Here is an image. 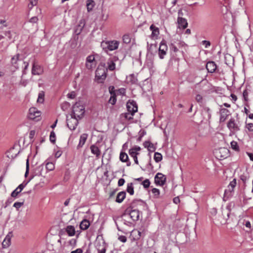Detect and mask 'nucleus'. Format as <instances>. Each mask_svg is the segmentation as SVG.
<instances>
[{"instance_id": "1", "label": "nucleus", "mask_w": 253, "mask_h": 253, "mask_svg": "<svg viewBox=\"0 0 253 253\" xmlns=\"http://www.w3.org/2000/svg\"><path fill=\"white\" fill-rule=\"evenodd\" d=\"M120 42L116 40L102 41L101 42V46L103 50L106 53L109 51H113L117 49L119 45Z\"/></svg>"}, {"instance_id": "2", "label": "nucleus", "mask_w": 253, "mask_h": 253, "mask_svg": "<svg viewBox=\"0 0 253 253\" xmlns=\"http://www.w3.org/2000/svg\"><path fill=\"white\" fill-rule=\"evenodd\" d=\"M84 107L83 104L80 102H76L73 106L71 115L81 119L84 117Z\"/></svg>"}, {"instance_id": "3", "label": "nucleus", "mask_w": 253, "mask_h": 253, "mask_svg": "<svg viewBox=\"0 0 253 253\" xmlns=\"http://www.w3.org/2000/svg\"><path fill=\"white\" fill-rule=\"evenodd\" d=\"M229 150L225 147H221L214 149L213 154L215 158L221 160L226 158L229 156Z\"/></svg>"}, {"instance_id": "4", "label": "nucleus", "mask_w": 253, "mask_h": 253, "mask_svg": "<svg viewBox=\"0 0 253 253\" xmlns=\"http://www.w3.org/2000/svg\"><path fill=\"white\" fill-rule=\"evenodd\" d=\"M210 134V129L208 127H200L196 136L197 140H200L202 139L208 137Z\"/></svg>"}, {"instance_id": "5", "label": "nucleus", "mask_w": 253, "mask_h": 253, "mask_svg": "<svg viewBox=\"0 0 253 253\" xmlns=\"http://www.w3.org/2000/svg\"><path fill=\"white\" fill-rule=\"evenodd\" d=\"M41 115V112L36 108L32 107L30 108L28 114V118L29 119L38 121L40 120Z\"/></svg>"}, {"instance_id": "6", "label": "nucleus", "mask_w": 253, "mask_h": 253, "mask_svg": "<svg viewBox=\"0 0 253 253\" xmlns=\"http://www.w3.org/2000/svg\"><path fill=\"white\" fill-rule=\"evenodd\" d=\"M95 78L99 83H103L106 78V70L103 68H98L95 72Z\"/></svg>"}, {"instance_id": "7", "label": "nucleus", "mask_w": 253, "mask_h": 253, "mask_svg": "<svg viewBox=\"0 0 253 253\" xmlns=\"http://www.w3.org/2000/svg\"><path fill=\"white\" fill-rule=\"evenodd\" d=\"M80 119H77L72 115H71L70 118L67 117V125L69 129L71 130H75L78 125V121Z\"/></svg>"}, {"instance_id": "8", "label": "nucleus", "mask_w": 253, "mask_h": 253, "mask_svg": "<svg viewBox=\"0 0 253 253\" xmlns=\"http://www.w3.org/2000/svg\"><path fill=\"white\" fill-rule=\"evenodd\" d=\"M126 212H128L129 216L133 221H137L139 219V211L138 210H133L132 208L130 207L126 210Z\"/></svg>"}, {"instance_id": "9", "label": "nucleus", "mask_w": 253, "mask_h": 253, "mask_svg": "<svg viewBox=\"0 0 253 253\" xmlns=\"http://www.w3.org/2000/svg\"><path fill=\"white\" fill-rule=\"evenodd\" d=\"M227 127L233 133H236L240 130V127L235 122L234 119L231 118L227 124Z\"/></svg>"}, {"instance_id": "10", "label": "nucleus", "mask_w": 253, "mask_h": 253, "mask_svg": "<svg viewBox=\"0 0 253 253\" xmlns=\"http://www.w3.org/2000/svg\"><path fill=\"white\" fill-rule=\"evenodd\" d=\"M154 179L156 184L160 186L164 185L166 181V177L165 175L159 172L156 174Z\"/></svg>"}, {"instance_id": "11", "label": "nucleus", "mask_w": 253, "mask_h": 253, "mask_svg": "<svg viewBox=\"0 0 253 253\" xmlns=\"http://www.w3.org/2000/svg\"><path fill=\"white\" fill-rule=\"evenodd\" d=\"M237 184L236 179H234L231 181L228 186V189H226L224 191V196H228L230 195L231 193L233 191L234 188Z\"/></svg>"}, {"instance_id": "12", "label": "nucleus", "mask_w": 253, "mask_h": 253, "mask_svg": "<svg viewBox=\"0 0 253 253\" xmlns=\"http://www.w3.org/2000/svg\"><path fill=\"white\" fill-rule=\"evenodd\" d=\"M19 153V151L16 149L15 147H13L6 152V157L9 159L13 160L16 157Z\"/></svg>"}, {"instance_id": "13", "label": "nucleus", "mask_w": 253, "mask_h": 253, "mask_svg": "<svg viewBox=\"0 0 253 253\" xmlns=\"http://www.w3.org/2000/svg\"><path fill=\"white\" fill-rule=\"evenodd\" d=\"M29 181L26 182H23L21 184H20L11 194V196L13 198H16L18 194L20 193L21 191L24 189V188L26 186Z\"/></svg>"}, {"instance_id": "14", "label": "nucleus", "mask_w": 253, "mask_h": 253, "mask_svg": "<svg viewBox=\"0 0 253 253\" xmlns=\"http://www.w3.org/2000/svg\"><path fill=\"white\" fill-rule=\"evenodd\" d=\"M118 60V58L114 56L113 57L110 58L107 62V69L110 71H114L116 68V64L115 62Z\"/></svg>"}, {"instance_id": "15", "label": "nucleus", "mask_w": 253, "mask_h": 253, "mask_svg": "<svg viewBox=\"0 0 253 253\" xmlns=\"http://www.w3.org/2000/svg\"><path fill=\"white\" fill-rule=\"evenodd\" d=\"M96 248L98 251V253H105L106 247L105 242L103 241H97L96 243Z\"/></svg>"}, {"instance_id": "16", "label": "nucleus", "mask_w": 253, "mask_h": 253, "mask_svg": "<svg viewBox=\"0 0 253 253\" xmlns=\"http://www.w3.org/2000/svg\"><path fill=\"white\" fill-rule=\"evenodd\" d=\"M230 115L228 110L225 108H222L220 110V122H224Z\"/></svg>"}, {"instance_id": "17", "label": "nucleus", "mask_w": 253, "mask_h": 253, "mask_svg": "<svg viewBox=\"0 0 253 253\" xmlns=\"http://www.w3.org/2000/svg\"><path fill=\"white\" fill-rule=\"evenodd\" d=\"M43 72V69L41 66L36 65L35 63L33 64L32 74L33 75H41L42 74Z\"/></svg>"}, {"instance_id": "18", "label": "nucleus", "mask_w": 253, "mask_h": 253, "mask_svg": "<svg viewBox=\"0 0 253 253\" xmlns=\"http://www.w3.org/2000/svg\"><path fill=\"white\" fill-rule=\"evenodd\" d=\"M206 69L209 73H213L215 72L217 69L216 64L213 61H209L207 63Z\"/></svg>"}, {"instance_id": "19", "label": "nucleus", "mask_w": 253, "mask_h": 253, "mask_svg": "<svg viewBox=\"0 0 253 253\" xmlns=\"http://www.w3.org/2000/svg\"><path fill=\"white\" fill-rule=\"evenodd\" d=\"M141 150V148L138 146H135L129 150V155L132 157H135L139 155V151Z\"/></svg>"}, {"instance_id": "20", "label": "nucleus", "mask_w": 253, "mask_h": 253, "mask_svg": "<svg viewBox=\"0 0 253 253\" xmlns=\"http://www.w3.org/2000/svg\"><path fill=\"white\" fill-rule=\"evenodd\" d=\"M143 146L147 148L150 152H153L156 150V147L149 141H146L143 142Z\"/></svg>"}, {"instance_id": "21", "label": "nucleus", "mask_w": 253, "mask_h": 253, "mask_svg": "<svg viewBox=\"0 0 253 253\" xmlns=\"http://www.w3.org/2000/svg\"><path fill=\"white\" fill-rule=\"evenodd\" d=\"M127 112L134 114L137 111V106L135 103H127Z\"/></svg>"}, {"instance_id": "22", "label": "nucleus", "mask_w": 253, "mask_h": 253, "mask_svg": "<svg viewBox=\"0 0 253 253\" xmlns=\"http://www.w3.org/2000/svg\"><path fill=\"white\" fill-rule=\"evenodd\" d=\"M90 149L91 153L95 155L96 158H98L101 154V151L99 148L95 145H92Z\"/></svg>"}, {"instance_id": "23", "label": "nucleus", "mask_w": 253, "mask_h": 253, "mask_svg": "<svg viewBox=\"0 0 253 253\" xmlns=\"http://www.w3.org/2000/svg\"><path fill=\"white\" fill-rule=\"evenodd\" d=\"M177 23L179 28L185 29L187 27L188 23L187 20L183 18L178 17L177 19Z\"/></svg>"}, {"instance_id": "24", "label": "nucleus", "mask_w": 253, "mask_h": 253, "mask_svg": "<svg viewBox=\"0 0 253 253\" xmlns=\"http://www.w3.org/2000/svg\"><path fill=\"white\" fill-rule=\"evenodd\" d=\"M126 193L125 191L119 192L116 197V202L118 203H122L126 198Z\"/></svg>"}, {"instance_id": "25", "label": "nucleus", "mask_w": 253, "mask_h": 253, "mask_svg": "<svg viewBox=\"0 0 253 253\" xmlns=\"http://www.w3.org/2000/svg\"><path fill=\"white\" fill-rule=\"evenodd\" d=\"M11 243V235H7L2 242V245L3 248L8 247Z\"/></svg>"}, {"instance_id": "26", "label": "nucleus", "mask_w": 253, "mask_h": 253, "mask_svg": "<svg viewBox=\"0 0 253 253\" xmlns=\"http://www.w3.org/2000/svg\"><path fill=\"white\" fill-rule=\"evenodd\" d=\"M234 57L230 54L225 56V62L228 66H231L233 64Z\"/></svg>"}, {"instance_id": "27", "label": "nucleus", "mask_w": 253, "mask_h": 253, "mask_svg": "<svg viewBox=\"0 0 253 253\" xmlns=\"http://www.w3.org/2000/svg\"><path fill=\"white\" fill-rule=\"evenodd\" d=\"M42 166H38L34 169V174L32 175L28 181H30L35 175H40L42 174Z\"/></svg>"}, {"instance_id": "28", "label": "nucleus", "mask_w": 253, "mask_h": 253, "mask_svg": "<svg viewBox=\"0 0 253 253\" xmlns=\"http://www.w3.org/2000/svg\"><path fill=\"white\" fill-rule=\"evenodd\" d=\"M90 225L89 221L87 219H84L80 223V228L82 230L87 229Z\"/></svg>"}, {"instance_id": "29", "label": "nucleus", "mask_w": 253, "mask_h": 253, "mask_svg": "<svg viewBox=\"0 0 253 253\" xmlns=\"http://www.w3.org/2000/svg\"><path fill=\"white\" fill-rule=\"evenodd\" d=\"M66 231L69 236H73L75 234V227L72 225H68L66 228Z\"/></svg>"}, {"instance_id": "30", "label": "nucleus", "mask_w": 253, "mask_h": 253, "mask_svg": "<svg viewBox=\"0 0 253 253\" xmlns=\"http://www.w3.org/2000/svg\"><path fill=\"white\" fill-rule=\"evenodd\" d=\"M150 29L152 31V36L157 37L159 35V28L152 24L150 26Z\"/></svg>"}, {"instance_id": "31", "label": "nucleus", "mask_w": 253, "mask_h": 253, "mask_svg": "<svg viewBox=\"0 0 253 253\" xmlns=\"http://www.w3.org/2000/svg\"><path fill=\"white\" fill-rule=\"evenodd\" d=\"M87 137V135L85 133L82 134L80 138V141L78 147H82L85 143Z\"/></svg>"}, {"instance_id": "32", "label": "nucleus", "mask_w": 253, "mask_h": 253, "mask_svg": "<svg viewBox=\"0 0 253 253\" xmlns=\"http://www.w3.org/2000/svg\"><path fill=\"white\" fill-rule=\"evenodd\" d=\"M250 175L248 172H245L240 176V179L244 183H246V182L249 179Z\"/></svg>"}, {"instance_id": "33", "label": "nucleus", "mask_w": 253, "mask_h": 253, "mask_svg": "<svg viewBox=\"0 0 253 253\" xmlns=\"http://www.w3.org/2000/svg\"><path fill=\"white\" fill-rule=\"evenodd\" d=\"M131 39V36L129 34H125L122 38L123 42L126 44H128L130 42Z\"/></svg>"}, {"instance_id": "34", "label": "nucleus", "mask_w": 253, "mask_h": 253, "mask_svg": "<svg viewBox=\"0 0 253 253\" xmlns=\"http://www.w3.org/2000/svg\"><path fill=\"white\" fill-rule=\"evenodd\" d=\"M94 6V2L92 0H88L86 2V7L88 11H90L92 10Z\"/></svg>"}, {"instance_id": "35", "label": "nucleus", "mask_w": 253, "mask_h": 253, "mask_svg": "<svg viewBox=\"0 0 253 253\" xmlns=\"http://www.w3.org/2000/svg\"><path fill=\"white\" fill-rule=\"evenodd\" d=\"M126 191L131 195L134 194V188L132 183H129L127 185Z\"/></svg>"}, {"instance_id": "36", "label": "nucleus", "mask_w": 253, "mask_h": 253, "mask_svg": "<svg viewBox=\"0 0 253 253\" xmlns=\"http://www.w3.org/2000/svg\"><path fill=\"white\" fill-rule=\"evenodd\" d=\"M44 92L41 91L39 93L37 102L38 103H42L44 101Z\"/></svg>"}, {"instance_id": "37", "label": "nucleus", "mask_w": 253, "mask_h": 253, "mask_svg": "<svg viewBox=\"0 0 253 253\" xmlns=\"http://www.w3.org/2000/svg\"><path fill=\"white\" fill-rule=\"evenodd\" d=\"M128 157L127 155L125 152H121L120 155V159L123 162H126Z\"/></svg>"}, {"instance_id": "38", "label": "nucleus", "mask_w": 253, "mask_h": 253, "mask_svg": "<svg viewBox=\"0 0 253 253\" xmlns=\"http://www.w3.org/2000/svg\"><path fill=\"white\" fill-rule=\"evenodd\" d=\"M231 148L236 151H239L240 150V148H239V146L238 145V143L235 141H232L231 142Z\"/></svg>"}, {"instance_id": "39", "label": "nucleus", "mask_w": 253, "mask_h": 253, "mask_svg": "<svg viewBox=\"0 0 253 253\" xmlns=\"http://www.w3.org/2000/svg\"><path fill=\"white\" fill-rule=\"evenodd\" d=\"M19 54H17L15 56H14L12 58H11V63L13 65H14V66L16 68H18V66H17L16 65V64H17V61L19 60Z\"/></svg>"}, {"instance_id": "40", "label": "nucleus", "mask_w": 253, "mask_h": 253, "mask_svg": "<svg viewBox=\"0 0 253 253\" xmlns=\"http://www.w3.org/2000/svg\"><path fill=\"white\" fill-rule=\"evenodd\" d=\"M134 114H132L130 112H127L126 113L122 114L121 115L123 117H124L125 119L130 120L133 119V116Z\"/></svg>"}, {"instance_id": "41", "label": "nucleus", "mask_w": 253, "mask_h": 253, "mask_svg": "<svg viewBox=\"0 0 253 253\" xmlns=\"http://www.w3.org/2000/svg\"><path fill=\"white\" fill-rule=\"evenodd\" d=\"M154 159L157 163L160 162L162 160V154L158 152H155L154 154Z\"/></svg>"}, {"instance_id": "42", "label": "nucleus", "mask_w": 253, "mask_h": 253, "mask_svg": "<svg viewBox=\"0 0 253 253\" xmlns=\"http://www.w3.org/2000/svg\"><path fill=\"white\" fill-rule=\"evenodd\" d=\"M167 50H163L162 49L159 48L158 55H159V58L161 59H164L165 56L167 54Z\"/></svg>"}, {"instance_id": "43", "label": "nucleus", "mask_w": 253, "mask_h": 253, "mask_svg": "<svg viewBox=\"0 0 253 253\" xmlns=\"http://www.w3.org/2000/svg\"><path fill=\"white\" fill-rule=\"evenodd\" d=\"M86 63H92V64H95V58L93 55H89L86 59Z\"/></svg>"}, {"instance_id": "44", "label": "nucleus", "mask_w": 253, "mask_h": 253, "mask_svg": "<svg viewBox=\"0 0 253 253\" xmlns=\"http://www.w3.org/2000/svg\"><path fill=\"white\" fill-rule=\"evenodd\" d=\"M0 25H1V26L0 27V30H2L3 27H7L8 25V24L5 19H0Z\"/></svg>"}, {"instance_id": "45", "label": "nucleus", "mask_w": 253, "mask_h": 253, "mask_svg": "<svg viewBox=\"0 0 253 253\" xmlns=\"http://www.w3.org/2000/svg\"><path fill=\"white\" fill-rule=\"evenodd\" d=\"M159 49H162L163 50H168V46L166 43V41L164 40H163L160 44L159 46Z\"/></svg>"}, {"instance_id": "46", "label": "nucleus", "mask_w": 253, "mask_h": 253, "mask_svg": "<svg viewBox=\"0 0 253 253\" xmlns=\"http://www.w3.org/2000/svg\"><path fill=\"white\" fill-rule=\"evenodd\" d=\"M55 166L53 163L48 162L46 164V168L48 170H52L54 169Z\"/></svg>"}, {"instance_id": "47", "label": "nucleus", "mask_w": 253, "mask_h": 253, "mask_svg": "<svg viewBox=\"0 0 253 253\" xmlns=\"http://www.w3.org/2000/svg\"><path fill=\"white\" fill-rule=\"evenodd\" d=\"M117 99L116 95H111L110 98L109 100V103L112 105H114L116 103Z\"/></svg>"}, {"instance_id": "48", "label": "nucleus", "mask_w": 253, "mask_h": 253, "mask_svg": "<svg viewBox=\"0 0 253 253\" xmlns=\"http://www.w3.org/2000/svg\"><path fill=\"white\" fill-rule=\"evenodd\" d=\"M128 79L129 80V82H131V84H135L137 81V79L133 74L129 75Z\"/></svg>"}, {"instance_id": "49", "label": "nucleus", "mask_w": 253, "mask_h": 253, "mask_svg": "<svg viewBox=\"0 0 253 253\" xmlns=\"http://www.w3.org/2000/svg\"><path fill=\"white\" fill-rule=\"evenodd\" d=\"M142 184L144 188H148L150 186V180L148 179H146L142 182Z\"/></svg>"}, {"instance_id": "50", "label": "nucleus", "mask_w": 253, "mask_h": 253, "mask_svg": "<svg viewBox=\"0 0 253 253\" xmlns=\"http://www.w3.org/2000/svg\"><path fill=\"white\" fill-rule=\"evenodd\" d=\"M55 137H56V136H55V132L53 131H52L50 134V140L52 143H55Z\"/></svg>"}, {"instance_id": "51", "label": "nucleus", "mask_w": 253, "mask_h": 253, "mask_svg": "<svg viewBox=\"0 0 253 253\" xmlns=\"http://www.w3.org/2000/svg\"><path fill=\"white\" fill-rule=\"evenodd\" d=\"M24 202H15L14 205L13 207L15 208L17 210H19V209L23 205Z\"/></svg>"}, {"instance_id": "52", "label": "nucleus", "mask_w": 253, "mask_h": 253, "mask_svg": "<svg viewBox=\"0 0 253 253\" xmlns=\"http://www.w3.org/2000/svg\"><path fill=\"white\" fill-rule=\"evenodd\" d=\"M195 99L199 103H202L203 102V97L200 94H197L196 96Z\"/></svg>"}, {"instance_id": "53", "label": "nucleus", "mask_w": 253, "mask_h": 253, "mask_svg": "<svg viewBox=\"0 0 253 253\" xmlns=\"http://www.w3.org/2000/svg\"><path fill=\"white\" fill-rule=\"evenodd\" d=\"M152 192L154 195V196L156 197H158L160 195V191L157 188H153L152 189Z\"/></svg>"}, {"instance_id": "54", "label": "nucleus", "mask_w": 253, "mask_h": 253, "mask_svg": "<svg viewBox=\"0 0 253 253\" xmlns=\"http://www.w3.org/2000/svg\"><path fill=\"white\" fill-rule=\"evenodd\" d=\"M246 127L248 129V130L249 131H253V124H246Z\"/></svg>"}, {"instance_id": "55", "label": "nucleus", "mask_w": 253, "mask_h": 253, "mask_svg": "<svg viewBox=\"0 0 253 253\" xmlns=\"http://www.w3.org/2000/svg\"><path fill=\"white\" fill-rule=\"evenodd\" d=\"M248 94L249 93L247 90H244L243 92V96L245 101H247L248 100Z\"/></svg>"}, {"instance_id": "56", "label": "nucleus", "mask_w": 253, "mask_h": 253, "mask_svg": "<svg viewBox=\"0 0 253 253\" xmlns=\"http://www.w3.org/2000/svg\"><path fill=\"white\" fill-rule=\"evenodd\" d=\"M29 160H27L26 162V170L25 173V176L27 177L28 173H29Z\"/></svg>"}, {"instance_id": "57", "label": "nucleus", "mask_w": 253, "mask_h": 253, "mask_svg": "<svg viewBox=\"0 0 253 253\" xmlns=\"http://www.w3.org/2000/svg\"><path fill=\"white\" fill-rule=\"evenodd\" d=\"M76 93L74 91H72L70 93H69L67 94V96L68 98L70 99H74L76 97Z\"/></svg>"}, {"instance_id": "58", "label": "nucleus", "mask_w": 253, "mask_h": 253, "mask_svg": "<svg viewBox=\"0 0 253 253\" xmlns=\"http://www.w3.org/2000/svg\"><path fill=\"white\" fill-rule=\"evenodd\" d=\"M118 239L119 241L123 243H125L126 242L127 239L126 237L125 236H120L118 238Z\"/></svg>"}, {"instance_id": "59", "label": "nucleus", "mask_w": 253, "mask_h": 253, "mask_svg": "<svg viewBox=\"0 0 253 253\" xmlns=\"http://www.w3.org/2000/svg\"><path fill=\"white\" fill-rule=\"evenodd\" d=\"M4 35L6 37H7L9 40H11L12 38L11 32L10 31H7L4 32Z\"/></svg>"}, {"instance_id": "60", "label": "nucleus", "mask_w": 253, "mask_h": 253, "mask_svg": "<svg viewBox=\"0 0 253 253\" xmlns=\"http://www.w3.org/2000/svg\"><path fill=\"white\" fill-rule=\"evenodd\" d=\"M85 66H86V67L88 69H92V68L94 67L95 66V64H92V63H85Z\"/></svg>"}, {"instance_id": "61", "label": "nucleus", "mask_w": 253, "mask_h": 253, "mask_svg": "<svg viewBox=\"0 0 253 253\" xmlns=\"http://www.w3.org/2000/svg\"><path fill=\"white\" fill-rule=\"evenodd\" d=\"M202 42L203 45H205L206 48H208L209 46L211 45V42L209 41L205 40L203 41Z\"/></svg>"}, {"instance_id": "62", "label": "nucleus", "mask_w": 253, "mask_h": 253, "mask_svg": "<svg viewBox=\"0 0 253 253\" xmlns=\"http://www.w3.org/2000/svg\"><path fill=\"white\" fill-rule=\"evenodd\" d=\"M109 92H110L111 95H112V94L116 95L115 90L114 86H110L109 88Z\"/></svg>"}, {"instance_id": "63", "label": "nucleus", "mask_w": 253, "mask_h": 253, "mask_svg": "<svg viewBox=\"0 0 253 253\" xmlns=\"http://www.w3.org/2000/svg\"><path fill=\"white\" fill-rule=\"evenodd\" d=\"M125 182V180L124 178H120L118 181V186H123Z\"/></svg>"}, {"instance_id": "64", "label": "nucleus", "mask_w": 253, "mask_h": 253, "mask_svg": "<svg viewBox=\"0 0 253 253\" xmlns=\"http://www.w3.org/2000/svg\"><path fill=\"white\" fill-rule=\"evenodd\" d=\"M71 253H83L82 249L79 248L75 251H72Z\"/></svg>"}]
</instances>
